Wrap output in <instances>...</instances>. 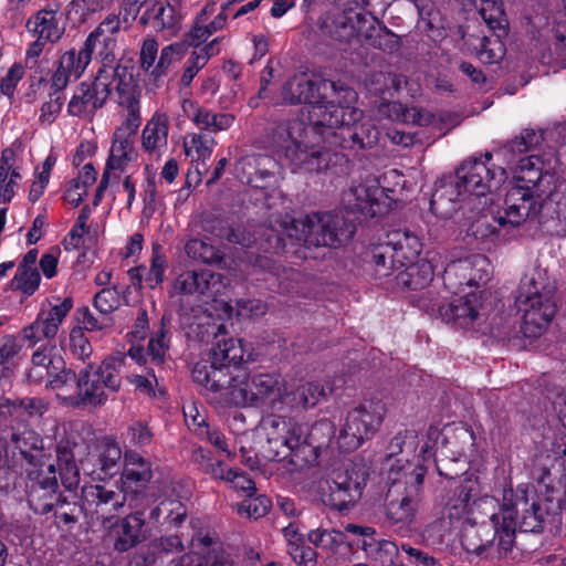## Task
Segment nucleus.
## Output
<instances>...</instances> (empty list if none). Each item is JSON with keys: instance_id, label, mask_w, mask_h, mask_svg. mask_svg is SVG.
<instances>
[{"instance_id": "nucleus-1", "label": "nucleus", "mask_w": 566, "mask_h": 566, "mask_svg": "<svg viewBox=\"0 0 566 566\" xmlns=\"http://www.w3.org/2000/svg\"><path fill=\"white\" fill-rule=\"evenodd\" d=\"M126 357L122 353L105 358L94 369L92 365L78 371L76 388L70 395L57 394L56 397L67 407L99 408L104 406L109 394H115L122 386V369Z\"/></svg>"}, {"instance_id": "nucleus-2", "label": "nucleus", "mask_w": 566, "mask_h": 566, "mask_svg": "<svg viewBox=\"0 0 566 566\" xmlns=\"http://www.w3.org/2000/svg\"><path fill=\"white\" fill-rule=\"evenodd\" d=\"M555 290L537 270L521 280L516 302L523 312L521 332L524 337L537 338L547 329L556 314Z\"/></svg>"}, {"instance_id": "nucleus-3", "label": "nucleus", "mask_w": 566, "mask_h": 566, "mask_svg": "<svg viewBox=\"0 0 566 566\" xmlns=\"http://www.w3.org/2000/svg\"><path fill=\"white\" fill-rule=\"evenodd\" d=\"M356 230L353 220L334 212H313L291 220L284 231L290 239L306 248H338L348 242Z\"/></svg>"}, {"instance_id": "nucleus-4", "label": "nucleus", "mask_w": 566, "mask_h": 566, "mask_svg": "<svg viewBox=\"0 0 566 566\" xmlns=\"http://www.w3.org/2000/svg\"><path fill=\"white\" fill-rule=\"evenodd\" d=\"M516 512L509 503H503L501 512L491 516L490 523L473 524L463 528L461 545L469 554L482 556L496 545L500 557L513 553L516 537Z\"/></svg>"}, {"instance_id": "nucleus-5", "label": "nucleus", "mask_w": 566, "mask_h": 566, "mask_svg": "<svg viewBox=\"0 0 566 566\" xmlns=\"http://www.w3.org/2000/svg\"><path fill=\"white\" fill-rule=\"evenodd\" d=\"M319 105L308 109V125H336L345 117L361 118L363 112L353 106L357 93L342 81L319 78Z\"/></svg>"}, {"instance_id": "nucleus-6", "label": "nucleus", "mask_w": 566, "mask_h": 566, "mask_svg": "<svg viewBox=\"0 0 566 566\" xmlns=\"http://www.w3.org/2000/svg\"><path fill=\"white\" fill-rule=\"evenodd\" d=\"M368 476L363 461L343 463L331 473L329 492L323 494V502L337 511L348 510L361 497Z\"/></svg>"}, {"instance_id": "nucleus-7", "label": "nucleus", "mask_w": 566, "mask_h": 566, "mask_svg": "<svg viewBox=\"0 0 566 566\" xmlns=\"http://www.w3.org/2000/svg\"><path fill=\"white\" fill-rule=\"evenodd\" d=\"M361 118L344 120L336 125H310L314 134L329 147H339L349 150H363L373 148L379 139V130L369 122H360Z\"/></svg>"}, {"instance_id": "nucleus-8", "label": "nucleus", "mask_w": 566, "mask_h": 566, "mask_svg": "<svg viewBox=\"0 0 566 566\" xmlns=\"http://www.w3.org/2000/svg\"><path fill=\"white\" fill-rule=\"evenodd\" d=\"M266 446L265 457L270 461H282L289 458L293 465L295 451L300 448V439L303 436L302 427L291 418L283 416H270L265 422Z\"/></svg>"}, {"instance_id": "nucleus-9", "label": "nucleus", "mask_w": 566, "mask_h": 566, "mask_svg": "<svg viewBox=\"0 0 566 566\" xmlns=\"http://www.w3.org/2000/svg\"><path fill=\"white\" fill-rule=\"evenodd\" d=\"M61 491L54 463L25 469L27 502L35 514L46 515Z\"/></svg>"}, {"instance_id": "nucleus-10", "label": "nucleus", "mask_w": 566, "mask_h": 566, "mask_svg": "<svg viewBox=\"0 0 566 566\" xmlns=\"http://www.w3.org/2000/svg\"><path fill=\"white\" fill-rule=\"evenodd\" d=\"M382 418L384 405L380 401H369L354 408L348 412L346 423L340 430V446L348 450L357 449L377 431Z\"/></svg>"}, {"instance_id": "nucleus-11", "label": "nucleus", "mask_w": 566, "mask_h": 566, "mask_svg": "<svg viewBox=\"0 0 566 566\" xmlns=\"http://www.w3.org/2000/svg\"><path fill=\"white\" fill-rule=\"evenodd\" d=\"M455 178L464 191L475 196H485L501 187L506 174L501 167L490 166L481 158L471 157L457 168Z\"/></svg>"}, {"instance_id": "nucleus-12", "label": "nucleus", "mask_w": 566, "mask_h": 566, "mask_svg": "<svg viewBox=\"0 0 566 566\" xmlns=\"http://www.w3.org/2000/svg\"><path fill=\"white\" fill-rule=\"evenodd\" d=\"M111 75L101 67L91 82H82L67 104V113L75 117H93L111 94Z\"/></svg>"}, {"instance_id": "nucleus-13", "label": "nucleus", "mask_w": 566, "mask_h": 566, "mask_svg": "<svg viewBox=\"0 0 566 566\" xmlns=\"http://www.w3.org/2000/svg\"><path fill=\"white\" fill-rule=\"evenodd\" d=\"M229 279L209 270H189L180 273L174 281L170 296H208L214 297L222 293Z\"/></svg>"}, {"instance_id": "nucleus-14", "label": "nucleus", "mask_w": 566, "mask_h": 566, "mask_svg": "<svg viewBox=\"0 0 566 566\" xmlns=\"http://www.w3.org/2000/svg\"><path fill=\"white\" fill-rule=\"evenodd\" d=\"M280 397V382L270 374L250 375L244 369V379L232 394V402L242 406H262L266 401H274Z\"/></svg>"}, {"instance_id": "nucleus-15", "label": "nucleus", "mask_w": 566, "mask_h": 566, "mask_svg": "<svg viewBox=\"0 0 566 566\" xmlns=\"http://www.w3.org/2000/svg\"><path fill=\"white\" fill-rule=\"evenodd\" d=\"M86 500V522H101L105 527H113L118 511L124 506L125 496L107 490L102 485L84 489Z\"/></svg>"}, {"instance_id": "nucleus-16", "label": "nucleus", "mask_w": 566, "mask_h": 566, "mask_svg": "<svg viewBox=\"0 0 566 566\" xmlns=\"http://www.w3.org/2000/svg\"><path fill=\"white\" fill-rule=\"evenodd\" d=\"M335 436L334 424L323 419L310 428L305 438L300 439V448L295 451V458L293 465L297 469H303L308 465L316 463L323 450H326Z\"/></svg>"}, {"instance_id": "nucleus-17", "label": "nucleus", "mask_w": 566, "mask_h": 566, "mask_svg": "<svg viewBox=\"0 0 566 566\" xmlns=\"http://www.w3.org/2000/svg\"><path fill=\"white\" fill-rule=\"evenodd\" d=\"M538 201L532 191L522 187H512L505 195L504 214L494 218L500 227L513 228L522 224L526 219L536 217L539 212Z\"/></svg>"}, {"instance_id": "nucleus-18", "label": "nucleus", "mask_w": 566, "mask_h": 566, "mask_svg": "<svg viewBox=\"0 0 566 566\" xmlns=\"http://www.w3.org/2000/svg\"><path fill=\"white\" fill-rule=\"evenodd\" d=\"M275 168V160L263 154L243 156L235 164L237 176L242 182L263 190L276 184Z\"/></svg>"}, {"instance_id": "nucleus-19", "label": "nucleus", "mask_w": 566, "mask_h": 566, "mask_svg": "<svg viewBox=\"0 0 566 566\" xmlns=\"http://www.w3.org/2000/svg\"><path fill=\"white\" fill-rule=\"evenodd\" d=\"M52 507L48 510L53 513L55 523H62L65 526L72 527L80 522L81 517L86 518V500L84 490L82 494L76 491L62 490L57 496L52 501Z\"/></svg>"}, {"instance_id": "nucleus-20", "label": "nucleus", "mask_w": 566, "mask_h": 566, "mask_svg": "<svg viewBox=\"0 0 566 566\" xmlns=\"http://www.w3.org/2000/svg\"><path fill=\"white\" fill-rule=\"evenodd\" d=\"M428 312H438L441 318L460 328H469L479 316L476 304L468 297H459L448 304H420Z\"/></svg>"}, {"instance_id": "nucleus-21", "label": "nucleus", "mask_w": 566, "mask_h": 566, "mask_svg": "<svg viewBox=\"0 0 566 566\" xmlns=\"http://www.w3.org/2000/svg\"><path fill=\"white\" fill-rule=\"evenodd\" d=\"M318 80H312L306 74H295L290 77L282 87V98L286 104H307L308 111L312 106L319 105ZM308 120V117L306 118Z\"/></svg>"}, {"instance_id": "nucleus-22", "label": "nucleus", "mask_w": 566, "mask_h": 566, "mask_svg": "<svg viewBox=\"0 0 566 566\" xmlns=\"http://www.w3.org/2000/svg\"><path fill=\"white\" fill-rule=\"evenodd\" d=\"M465 192L455 177L441 179L430 199L431 212L441 218H450L457 209L459 197Z\"/></svg>"}, {"instance_id": "nucleus-23", "label": "nucleus", "mask_w": 566, "mask_h": 566, "mask_svg": "<svg viewBox=\"0 0 566 566\" xmlns=\"http://www.w3.org/2000/svg\"><path fill=\"white\" fill-rule=\"evenodd\" d=\"M10 442L28 462L29 468L45 465L50 461V455L44 451L42 438L31 429L13 431Z\"/></svg>"}, {"instance_id": "nucleus-24", "label": "nucleus", "mask_w": 566, "mask_h": 566, "mask_svg": "<svg viewBox=\"0 0 566 566\" xmlns=\"http://www.w3.org/2000/svg\"><path fill=\"white\" fill-rule=\"evenodd\" d=\"M90 62L87 54L82 49L78 52H75V50L66 51L61 55L57 69L52 75V88L63 91L67 86L70 77H80Z\"/></svg>"}, {"instance_id": "nucleus-25", "label": "nucleus", "mask_w": 566, "mask_h": 566, "mask_svg": "<svg viewBox=\"0 0 566 566\" xmlns=\"http://www.w3.org/2000/svg\"><path fill=\"white\" fill-rule=\"evenodd\" d=\"M301 125L296 122H282L275 124L268 136L269 147L286 157L292 161L293 158H297V151H300L301 143L294 136V132L300 129Z\"/></svg>"}, {"instance_id": "nucleus-26", "label": "nucleus", "mask_w": 566, "mask_h": 566, "mask_svg": "<svg viewBox=\"0 0 566 566\" xmlns=\"http://www.w3.org/2000/svg\"><path fill=\"white\" fill-rule=\"evenodd\" d=\"M454 272L462 275L464 284L468 286H480L490 279V263L486 256L481 254L472 255L465 260H460L447 270V274ZM463 284V282H461Z\"/></svg>"}, {"instance_id": "nucleus-27", "label": "nucleus", "mask_w": 566, "mask_h": 566, "mask_svg": "<svg viewBox=\"0 0 566 566\" xmlns=\"http://www.w3.org/2000/svg\"><path fill=\"white\" fill-rule=\"evenodd\" d=\"M457 441H449L443 438L441 446L434 448V462L438 473L448 479H455L464 472L463 449L453 450Z\"/></svg>"}, {"instance_id": "nucleus-28", "label": "nucleus", "mask_w": 566, "mask_h": 566, "mask_svg": "<svg viewBox=\"0 0 566 566\" xmlns=\"http://www.w3.org/2000/svg\"><path fill=\"white\" fill-rule=\"evenodd\" d=\"M513 491H504L503 503L511 504L517 513V507H522V517L520 521L521 532L538 533L544 528L545 515L542 502H532L530 507L527 506V497L525 495L512 501Z\"/></svg>"}, {"instance_id": "nucleus-29", "label": "nucleus", "mask_w": 566, "mask_h": 566, "mask_svg": "<svg viewBox=\"0 0 566 566\" xmlns=\"http://www.w3.org/2000/svg\"><path fill=\"white\" fill-rule=\"evenodd\" d=\"M61 18L52 9H42L27 21V29L33 32L41 40L55 43L64 33Z\"/></svg>"}, {"instance_id": "nucleus-30", "label": "nucleus", "mask_w": 566, "mask_h": 566, "mask_svg": "<svg viewBox=\"0 0 566 566\" xmlns=\"http://www.w3.org/2000/svg\"><path fill=\"white\" fill-rule=\"evenodd\" d=\"M433 280V268L427 260L409 262L405 270L397 275V282L400 286L408 290H423Z\"/></svg>"}, {"instance_id": "nucleus-31", "label": "nucleus", "mask_w": 566, "mask_h": 566, "mask_svg": "<svg viewBox=\"0 0 566 566\" xmlns=\"http://www.w3.org/2000/svg\"><path fill=\"white\" fill-rule=\"evenodd\" d=\"M144 524L145 521L142 512L129 514L123 518L119 524L120 531L114 543V549L119 553H125L138 545L144 539Z\"/></svg>"}, {"instance_id": "nucleus-32", "label": "nucleus", "mask_w": 566, "mask_h": 566, "mask_svg": "<svg viewBox=\"0 0 566 566\" xmlns=\"http://www.w3.org/2000/svg\"><path fill=\"white\" fill-rule=\"evenodd\" d=\"M153 472L148 461L137 452H126L123 478L128 486H134L137 491L138 489L145 488Z\"/></svg>"}, {"instance_id": "nucleus-33", "label": "nucleus", "mask_w": 566, "mask_h": 566, "mask_svg": "<svg viewBox=\"0 0 566 566\" xmlns=\"http://www.w3.org/2000/svg\"><path fill=\"white\" fill-rule=\"evenodd\" d=\"M73 307V298L65 297L62 303L52 306L49 311L42 310L36 317V326L41 327L44 338L52 339L56 336L60 325Z\"/></svg>"}, {"instance_id": "nucleus-34", "label": "nucleus", "mask_w": 566, "mask_h": 566, "mask_svg": "<svg viewBox=\"0 0 566 566\" xmlns=\"http://www.w3.org/2000/svg\"><path fill=\"white\" fill-rule=\"evenodd\" d=\"M210 356L213 357V364H227L235 373L238 369H247V367L241 366L244 349L240 339L223 338L218 340L211 348Z\"/></svg>"}, {"instance_id": "nucleus-35", "label": "nucleus", "mask_w": 566, "mask_h": 566, "mask_svg": "<svg viewBox=\"0 0 566 566\" xmlns=\"http://www.w3.org/2000/svg\"><path fill=\"white\" fill-rule=\"evenodd\" d=\"M326 396L325 388L318 382H306L284 397V402L293 409L315 407Z\"/></svg>"}, {"instance_id": "nucleus-36", "label": "nucleus", "mask_w": 566, "mask_h": 566, "mask_svg": "<svg viewBox=\"0 0 566 566\" xmlns=\"http://www.w3.org/2000/svg\"><path fill=\"white\" fill-rule=\"evenodd\" d=\"M421 501L405 493L399 500L386 504V517L392 525L408 526L413 520Z\"/></svg>"}, {"instance_id": "nucleus-37", "label": "nucleus", "mask_w": 566, "mask_h": 566, "mask_svg": "<svg viewBox=\"0 0 566 566\" xmlns=\"http://www.w3.org/2000/svg\"><path fill=\"white\" fill-rule=\"evenodd\" d=\"M389 243L395 248L396 262L399 263V266L416 262L422 250L419 238L410 231L394 233V239Z\"/></svg>"}, {"instance_id": "nucleus-38", "label": "nucleus", "mask_w": 566, "mask_h": 566, "mask_svg": "<svg viewBox=\"0 0 566 566\" xmlns=\"http://www.w3.org/2000/svg\"><path fill=\"white\" fill-rule=\"evenodd\" d=\"M542 140V136L532 129H524L520 136L499 147L495 153L507 164L516 160L517 155L531 151Z\"/></svg>"}, {"instance_id": "nucleus-39", "label": "nucleus", "mask_w": 566, "mask_h": 566, "mask_svg": "<svg viewBox=\"0 0 566 566\" xmlns=\"http://www.w3.org/2000/svg\"><path fill=\"white\" fill-rule=\"evenodd\" d=\"M169 130L168 117L164 114H157L146 124L143 135L142 145L146 151H154L167 144Z\"/></svg>"}, {"instance_id": "nucleus-40", "label": "nucleus", "mask_w": 566, "mask_h": 566, "mask_svg": "<svg viewBox=\"0 0 566 566\" xmlns=\"http://www.w3.org/2000/svg\"><path fill=\"white\" fill-rule=\"evenodd\" d=\"M154 12V28L169 35H175L180 30V14L176 4L167 0L163 3H154L151 6Z\"/></svg>"}, {"instance_id": "nucleus-41", "label": "nucleus", "mask_w": 566, "mask_h": 566, "mask_svg": "<svg viewBox=\"0 0 566 566\" xmlns=\"http://www.w3.org/2000/svg\"><path fill=\"white\" fill-rule=\"evenodd\" d=\"M122 450L113 440L105 438L99 443L97 462L101 479L112 478L120 470Z\"/></svg>"}, {"instance_id": "nucleus-42", "label": "nucleus", "mask_w": 566, "mask_h": 566, "mask_svg": "<svg viewBox=\"0 0 566 566\" xmlns=\"http://www.w3.org/2000/svg\"><path fill=\"white\" fill-rule=\"evenodd\" d=\"M296 155L297 158H293L292 163L300 165L310 172H321L328 169L332 164V158L335 156V154L325 147L312 150L301 147Z\"/></svg>"}, {"instance_id": "nucleus-43", "label": "nucleus", "mask_w": 566, "mask_h": 566, "mask_svg": "<svg viewBox=\"0 0 566 566\" xmlns=\"http://www.w3.org/2000/svg\"><path fill=\"white\" fill-rule=\"evenodd\" d=\"M244 379V369H238L237 373L229 368L227 364H214V386L220 394H224L232 401L234 389L239 388L240 381Z\"/></svg>"}, {"instance_id": "nucleus-44", "label": "nucleus", "mask_w": 566, "mask_h": 566, "mask_svg": "<svg viewBox=\"0 0 566 566\" xmlns=\"http://www.w3.org/2000/svg\"><path fill=\"white\" fill-rule=\"evenodd\" d=\"M354 10H345L337 14L327 25L329 36L342 44H349L355 39Z\"/></svg>"}, {"instance_id": "nucleus-45", "label": "nucleus", "mask_w": 566, "mask_h": 566, "mask_svg": "<svg viewBox=\"0 0 566 566\" xmlns=\"http://www.w3.org/2000/svg\"><path fill=\"white\" fill-rule=\"evenodd\" d=\"M128 112L125 122L115 130L114 137L119 139H132L140 125L139 98L130 97L118 102Z\"/></svg>"}, {"instance_id": "nucleus-46", "label": "nucleus", "mask_w": 566, "mask_h": 566, "mask_svg": "<svg viewBox=\"0 0 566 566\" xmlns=\"http://www.w3.org/2000/svg\"><path fill=\"white\" fill-rule=\"evenodd\" d=\"M185 252L189 258L206 264H220L224 258L220 249L199 239L189 240L185 245Z\"/></svg>"}, {"instance_id": "nucleus-47", "label": "nucleus", "mask_w": 566, "mask_h": 566, "mask_svg": "<svg viewBox=\"0 0 566 566\" xmlns=\"http://www.w3.org/2000/svg\"><path fill=\"white\" fill-rule=\"evenodd\" d=\"M371 262L378 276H388L394 270L401 268L396 262L395 248L389 242L381 243L371 250Z\"/></svg>"}, {"instance_id": "nucleus-48", "label": "nucleus", "mask_w": 566, "mask_h": 566, "mask_svg": "<svg viewBox=\"0 0 566 566\" xmlns=\"http://www.w3.org/2000/svg\"><path fill=\"white\" fill-rule=\"evenodd\" d=\"M354 19L355 39L370 45L371 41L375 40L374 34L378 31L382 22L368 11L354 10Z\"/></svg>"}, {"instance_id": "nucleus-49", "label": "nucleus", "mask_w": 566, "mask_h": 566, "mask_svg": "<svg viewBox=\"0 0 566 566\" xmlns=\"http://www.w3.org/2000/svg\"><path fill=\"white\" fill-rule=\"evenodd\" d=\"M97 46H102L101 51L98 52V55L102 59L103 66L105 67L109 64H112L115 60L114 49L116 46V38L115 35L106 36V35H99L95 40H91V33L88 34L87 39L85 40L82 51L87 54V57L92 59V53Z\"/></svg>"}, {"instance_id": "nucleus-50", "label": "nucleus", "mask_w": 566, "mask_h": 566, "mask_svg": "<svg viewBox=\"0 0 566 566\" xmlns=\"http://www.w3.org/2000/svg\"><path fill=\"white\" fill-rule=\"evenodd\" d=\"M133 140L114 137L111 154L104 171L112 174V170H124L126 164L132 160Z\"/></svg>"}, {"instance_id": "nucleus-51", "label": "nucleus", "mask_w": 566, "mask_h": 566, "mask_svg": "<svg viewBox=\"0 0 566 566\" xmlns=\"http://www.w3.org/2000/svg\"><path fill=\"white\" fill-rule=\"evenodd\" d=\"M494 218L480 217L474 220L467 230V235L476 242H495L501 239V227L494 224Z\"/></svg>"}, {"instance_id": "nucleus-52", "label": "nucleus", "mask_w": 566, "mask_h": 566, "mask_svg": "<svg viewBox=\"0 0 566 566\" xmlns=\"http://www.w3.org/2000/svg\"><path fill=\"white\" fill-rule=\"evenodd\" d=\"M186 52V46L184 43H172L168 46H165L161 52L157 64L150 71V76L154 80H158L159 77L166 75L169 66L179 61Z\"/></svg>"}, {"instance_id": "nucleus-53", "label": "nucleus", "mask_w": 566, "mask_h": 566, "mask_svg": "<svg viewBox=\"0 0 566 566\" xmlns=\"http://www.w3.org/2000/svg\"><path fill=\"white\" fill-rule=\"evenodd\" d=\"M214 554L213 558L209 554L208 556H202L197 553H187L180 556L177 559H172L169 566H226L227 557L222 554H219L216 548H213Z\"/></svg>"}, {"instance_id": "nucleus-54", "label": "nucleus", "mask_w": 566, "mask_h": 566, "mask_svg": "<svg viewBox=\"0 0 566 566\" xmlns=\"http://www.w3.org/2000/svg\"><path fill=\"white\" fill-rule=\"evenodd\" d=\"M40 280L41 276L38 269H18L10 283V289L21 291L23 294L30 296L39 287Z\"/></svg>"}, {"instance_id": "nucleus-55", "label": "nucleus", "mask_w": 566, "mask_h": 566, "mask_svg": "<svg viewBox=\"0 0 566 566\" xmlns=\"http://www.w3.org/2000/svg\"><path fill=\"white\" fill-rule=\"evenodd\" d=\"M271 506V500L266 495H249L240 503L238 513L240 515H247L250 518L258 520L265 516Z\"/></svg>"}, {"instance_id": "nucleus-56", "label": "nucleus", "mask_w": 566, "mask_h": 566, "mask_svg": "<svg viewBox=\"0 0 566 566\" xmlns=\"http://www.w3.org/2000/svg\"><path fill=\"white\" fill-rule=\"evenodd\" d=\"M374 36L375 40H373L369 45L374 49L392 54L398 52L401 48L400 36L389 30L384 23L380 24Z\"/></svg>"}, {"instance_id": "nucleus-57", "label": "nucleus", "mask_w": 566, "mask_h": 566, "mask_svg": "<svg viewBox=\"0 0 566 566\" xmlns=\"http://www.w3.org/2000/svg\"><path fill=\"white\" fill-rule=\"evenodd\" d=\"M93 305L101 315L109 316L120 305L118 290L115 286L102 289L95 294Z\"/></svg>"}, {"instance_id": "nucleus-58", "label": "nucleus", "mask_w": 566, "mask_h": 566, "mask_svg": "<svg viewBox=\"0 0 566 566\" xmlns=\"http://www.w3.org/2000/svg\"><path fill=\"white\" fill-rule=\"evenodd\" d=\"M210 357V360H201L195 364L191 370V376L193 381L205 390L217 394V388L212 386V379H214L213 357Z\"/></svg>"}, {"instance_id": "nucleus-59", "label": "nucleus", "mask_w": 566, "mask_h": 566, "mask_svg": "<svg viewBox=\"0 0 566 566\" xmlns=\"http://www.w3.org/2000/svg\"><path fill=\"white\" fill-rule=\"evenodd\" d=\"M389 78L390 72H373L365 80L366 88L370 94L379 96L381 101H387L392 97V93L389 92Z\"/></svg>"}, {"instance_id": "nucleus-60", "label": "nucleus", "mask_w": 566, "mask_h": 566, "mask_svg": "<svg viewBox=\"0 0 566 566\" xmlns=\"http://www.w3.org/2000/svg\"><path fill=\"white\" fill-rule=\"evenodd\" d=\"M63 104L64 98L62 91L53 90V92L50 94V99L41 106V114L39 117L41 124L51 125L54 123L62 109Z\"/></svg>"}, {"instance_id": "nucleus-61", "label": "nucleus", "mask_w": 566, "mask_h": 566, "mask_svg": "<svg viewBox=\"0 0 566 566\" xmlns=\"http://www.w3.org/2000/svg\"><path fill=\"white\" fill-rule=\"evenodd\" d=\"M478 55L484 63H495L503 55V44L497 39L491 40L483 35L479 38Z\"/></svg>"}, {"instance_id": "nucleus-62", "label": "nucleus", "mask_w": 566, "mask_h": 566, "mask_svg": "<svg viewBox=\"0 0 566 566\" xmlns=\"http://www.w3.org/2000/svg\"><path fill=\"white\" fill-rule=\"evenodd\" d=\"M199 226L202 231L219 239H223L229 227L224 219L211 211H205L200 214Z\"/></svg>"}, {"instance_id": "nucleus-63", "label": "nucleus", "mask_w": 566, "mask_h": 566, "mask_svg": "<svg viewBox=\"0 0 566 566\" xmlns=\"http://www.w3.org/2000/svg\"><path fill=\"white\" fill-rule=\"evenodd\" d=\"M14 472L9 465L8 442L0 437V491L9 492L14 486Z\"/></svg>"}, {"instance_id": "nucleus-64", "label": "nucleus", "mask_w": 566, "mask_h": 566, "mask_svg": "<svg viewBox=\"0 0 566 566\" xmlns=\"http://www.w3.org/2000/svg\"><path fill=\"white\" fill-rule=\"evenodd\" d=\"M78 374L70 368L62 367L60 371L53 375V379H50L48 387L60 390L59 394L70 395L72 391L69 387L76 386Z\"/></svg>"}]
</instances>
